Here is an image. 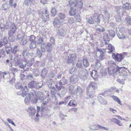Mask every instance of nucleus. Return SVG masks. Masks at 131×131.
I'll return each mask as SVG.
<instances>
[{
    "label": "nucleus",
    "instance_id": "obj_1",
    "mask_svg": "<svg viewBox=\"0 0 131 131\" xmlns=\"http://www.w3.org/2000/svg\"><path fill=\"white\" fill-rule=\"evenodd\" d=\"M97 88L96 83L95 82H91L87 87L86 89V92L88 97L86 99L90 98H92L94 96V93H95V90Z\"/></svg>",
    "mask_w": 131,
    "mask_h": 131
},
{
    "label": "nucleus",
    "instance_id": "obj_2",
    "mask_svg": "<svg viewBox=\"0 0 131 131\" xmlns=\"http://www.w3.org/2000/svg\"><path fill=\"white\" fill-rule=\"evenodd\" d=\"M16 30V26L14 24H12L10 26V30L8 32L9 40L11 42H13L15 41V37L13 35L15 31Z\"/></svg>",
    "mask_w": 131,
    "mask_h": 131
},
{
    "label": "nucleus",
    "instance_id": "obj_3",
    "mask_svg": "<svg viewBox=\"0 0 131 131\" xmlns=\"http://www.w3.org/2000/svg\"><path fill=\"white\" fill-rule=\"evenodd\" d=\"M17 39L20 41L21 45H24L27 42V37L24 35V33L20 32L17 35Z\"/></svg>",
    "mask_w": 131,
    "mask_h": 131
},
{
    "label": "nucleus",
    "instance_id": "obj_4",
    "mask_svg": "<svg viewBox=\"0 0 131 131\" xmlns=\"http://www.w3.org/2000/svg\"><path fill=\"white\" fill-rule=\"evenodd\" d=\"M35 94V92L33 90H32L30 93L28 94L24 100V102L25 103L28 102Z\"/></svg>",
    "mask_w": 131,
    "mask_h": 131
},
{
    "label": "nucleus",
    "instance_id": "obj_5",
    "mask_svg": "<svg viewBox=\"0 0 131 131\" xmlns=\"http://www.w3.org/2000/svg\"><path fill=\"white\" fill-rule=\"evenodd\" d=\"M87 73L86 70L85 69H84L79 72L78 75L81 79L84 80L87 78Z\"/></svg>",
    "mask_w": 131,
    "mask_h": 131
},
{
    "label": "nucleus",
    "instance_id": "obj_6",
    "mask_svg": "<svg viewBox=\"0 0 131 131\" xmlns=\"http://www.w3.org/2000/svg\"><path fill=\"white\" fill-rule=\"evenodd\" d=\"M83 4V3L82 1L79 0L77 2L72 5V8L79 10L82 7Z\"/></svg>",
    "mask_w": 131,
    "mask_h": 131
},
{
    "label": "nucleus",
    "instance_id": "obj_7",
    "mask_svg": "<svg viewBox=\"0 0 131 131\" xmlns=\"http://www.w3.org/2000/svg\"><path fill=\"white\" fill-rule=\"evenodd\" d=\"M77 57L74 54H72L68 57L67 62L69 63H74L76 60Z\"/></svg>",
    "mask_w": 131,
    "mask_h": 131
},
{
    "label": "nucleus",
    "instance_id": "obj_8",
    "mask_svg": "<svg viewBox=\"0 0 131 131\" xmlns=\"http://www.w3.org/2000/svg\"><path fill=\"white\" fill-rule=\"evenodd\" d=\"M83 91L80 86L77 87L76 91V96H79L80 99H81L84 95Z\"/></svg>",
    "mask_w": 131,
    "mask_h": 131
},
{
    "label": "nucleus",
    "instance_id": "obj_9",
    "mask_svg": "<svg viewBox=\"0 0 131 131\" xmlns=\"http://www.w3.org/2000/svg\"><path fill=\"white\" fill-rule=\"evenodd\" d=\"M25 58L26 60L27 65L28 66L30 67L32 66L34 62V59L33 58H29L28 57H26Z\"/></svg>",
    "mask_w": 131,
    "mask_h": 131
},
{
    "label": "nucleus",
    "instance_id": "obj_10",
    "mask_svg": "<svg viewBox=\"0 0 131 131\" xmlns=\"http://www.w3.org/2000/svg\"><path fill=\"white\" fill-rule=\"evenodd\" d=\"M113 57L115 61L119 62H121L123 58L122 55L118 53L116 55H113Z\"/></svg>",
    "mask_w": 131,
    "mask_h": 131
},
{
    "label": "nucleus",
    "instance_id": "obj_11",
    "mask_svg": "<svg viewBox=\"0 0 131 131\" xmlns=\"http://www.w3.org/2000/svg\"><path fill=\"white\" fill-rule=\"evenodd\" d=\"M98 71L96 70H93L92 71L91 75L94 81H96L97 80L98 76Z\"/></svg>",
    "mask_w": 131,
    "mask_h": 131
},
{
    "label": "nucleus",
    "instance_id": "obj_12",
    "mask_svg": "<svg viewBox=\"0 0 131 131\" xmlns=\"http://www.w3.org/2000/svg\"><path fill=\"white\" fill-rule=\"evenodd\" d=\"M4 46H5V48H8L10 47V43H8L7 38L6 37H5L1 40Z\"/></svg>",
    "mask_w": 131,
    "mask_h": 131
},
{
    "label": "nucleus",
    "instance_id": "obj_13",
    "mask_svg": "<svg viewBox=\"0 0 131 131\" xmlns=\"http://www.w3.org/2000/svg\"><path fill=\"white\" fill-rule=\"evenodd\" d=\"M104 12L105 15L104 16H103V20L105 22L108 21L110 17V15L106 11H105Z\"/></svg>",
    "mask_w": 131,
    "mask_h": 131
},
{
    "label": "nucleus",
    "instance_id": "obj_14",
    "mask_svg": "<svg viewBox=\"0 0 131 131\" xmlns=\"http://www.w3.org/2000/svg\"><path fill=\"white\" fill-rule=\"evenodd\" d=\"M100 14L96 13H94L93 16L94 21L98 24L100 22Z\"/></svg>",
    "mask_w": 131,
    "mask_h": 131
},
{
    "label": "nucleus",
    "instance_id": "obj_15",
    "mask_svg": "<svg viewBox=\"0 0 131 131\" xmlns=\"http://www.w3.org/2000/svg\"><path fill=\"white\" fill-rule=\"evenodd\" d=\"M60 24V21L57 18H56L53 19V24L54 26H56L57 27H59Z\"/></svg>",
    "mask_w": 131,
    "mask_h": 131
},
{
    "label": "nucleus",
    "instance_id": "obj_16",
    "mask_svg": "<svg viewBox=\"0 0 131 131\" xmlns=\"http://www.w3.org/2000/svg\"><path fill=\"white\" fill-rule=\"evenodd\" d=\"M57 35L59 36H64L66 35V31L63 28H61L58 30Z\"/></svg>",
    "mask_w": 131,
    "mask_h": 131
},
{
    "label": "nucleus",
    "instance_id": "obj_17",
    "mask_svg": "<svg viewBox=\"0 0 131 131\" xmlns=\"http://www.w3.org/2000/svg\"><path fill=\"white\" fill-rule=\"evenodd\" d=\"M24 58V59H22L21 62H20L19 66V67L21 68H25L27 65L26 60Z\"/></svg>",
    "mask_w": 131,
    "mask_h": 131
},
{
    "label": "nucleus",
    "instance_id": "obj_18",
    "mask_svg": "<svg viewBox=\"0 0 131 131\" xmlns=\"http://www.w3.org/2000/svg\"><path fill=\"white\" fill-rule=\"evenodd\" d=\"M98 100L100 103L102 104L106 105L107 103V102L101 96L98 97Z\"/></svg>",
    "mask_w": 131,
    "mask_h": 131
},
{
    "label": "nucleus",
    "instance_id": "obj_19",
    "mask_svg": "<svg viewBox=\"0 0 131 131\" xmlns=\"http://www.w3.org/2000/svg\"><path fill=\"white\" fill-rule=\"evenodd\" d=\"M36 82L35 81H32L30 82L28 84V87L31 89H36Z\"/></svg>",
    "mask_w": 131,
    "mask_h": 131
},
{
    "label": "nucleus",
    "instance_id": "obj_20",
    "mask_svg": "<svg viewBox=\"0 0 131 131\" xmlns=\"http://www.w3.org/2000/svg\"><path fill=\"white\" fill-rule=\"evenodd\" d=\"M62 85L61 82L59 81L56 83L55 87L58 91H60L63 87H64Z\"/></svg>",
    "mask_w": 131,
    "mask_h": 131
},
{
    "label": "nucleus",
    "instance_id": "obj_21",
    "mask_svg": "<svg viewBox=\"0 0 131 131\" xmlns=\"http://www.w3.org/2000/svg\"><path fill=\"white\" fill-rule=\"evenodd\" d=\"M61 89L60 92L58 94V95L61 98L63 97L66 92V90L65 87H63V88Z\"/></svg>",
    "mask_w": 131,
    "mask_h": 131
},
{
    "label": "nucleus",
    "instance_id": "obj_22",
    "mask_svg": "<svg viewBox=\"0 0 131 131\" xmlns=\"http://www.w3.org/2000/svg\"><path fill=\"white\" fill-rule=\"evenodd\" d=\"M97 51L98 52H99L100 54V60H102L104 59L103 57L104 56V54L103 52L102 51L101 49H97Z\"/></svg>",
    "mask_w": 131,
    "mask_h": 131
},
{
    "label": "nucleus",
    "instance_id": "obj_23",
    "mask_svg": "<svg viewBox=\"0 0 131 131\" xmlns=\"http://www.w3.org/2000/svg\"><path fill=\"white\" fill-rule=\"evenodd\" d=\"M29 90L27 86H24V89L22 92L21 94V95L24 97L27 94V93L28 92Z\"/></svg>",
    "mask_w": 131,
    "mask_h": 131
},
{
    "label": "nucleus",
    "instance_id": "obj_24",
    "mask_svg": "<svg viewBox=\"0 0 131 131\" xmlns=\"http://www.w3.org/2000/svg\"><path fill=\"white\" fill-rule=\"evenodd\" d=\"M70 80L71 82L74 83H75L78 81L77 75H74L71 77L70 78Z\"/></svg>",
    "mask_w": 131,
    "mask_h": 131
},
{
    "label": "nucleus",
    "instance_id": "obj_25",
    "mask_svg": "<svg viewBox=\"0 0 131 131\" xmlns=\"http://www.w3.org/2000/svg\"><path fill=\"white\" fill-rule=\"evenodd\" d=\"M43 37H41L40 35L37 36V40L36 41L37 43L38 44H40L42 43L43 41Z\"/></svg>",
    "mask_w": 131,
    "mask_h": 131
},
{
    "label": "nucleus",
    "instance_id": "obj_26",
    "mask_svg": "<svg viewBox=\"0 0 131 131\" xmlns=\"http://www.w3.org/2000/svg\"><path fill=\"white\" fill-rule=\"evenodd\" d=\"M117 34L118 38L119 39H126L127 38V36L123 35L122 32L120 31L118 32Z\"/></svg>",
    "mask_w": 131,
    "mask_h": 131
},
{
    "label": "nucleus",
    "instance_id": "obj_27",
    "mask_svg": "<svg viewBox=\"0 0 131 131\" xmlns=\"http://www.w3.org/2000/svg\"><path fill=\"white\" fill-rule=\"evenodd\" d=\"M47 51L50 53L52 51V46L50 43H48L45 46Z\"/></svg>",
    "mask_w": 131,
    "mask_h": 131
},
{
    "label": "nucleus",
    "instance_id": "obj_28",
    "mask_svg": "<svg viewBox=\"0 0 131 131\" xmlns=\"http://www.w3.org/2000/svg\"><path fill=\"white\" fill-rule=\"evenodd\" d=\"M29 47L31 49L35 48L36 47V41L31 42L29 45Z\"/></svg>",
    "mask_w": 131,
    "mask_h": 131
},
{
    "label": "nucleus",
    "instance_id": "obj_29",
    "mask_svg": "<svg viewBox=\"0 0 131 131\" xmlns=\"http://www.w3.org/2000/svg\"><path fill=\"white\" fill-rule=\"evenodd\" d=\"M83 65L85 68L88 67L89 65V61L87 59H84L83 60Z\"/></svg>",
    "mask_w": 131,
    "mask_h": 131
},
{
    "label": "nucleus",
    "instance_id": "obj_30",
    "mask_svg": "<svg viewBox=\"0 0 131 131\" xmlns=\"http://www.w3.org/2000/svg\"><path fill=\"white\" fill-rule=\"evenodd\" d=\"M71 9L69 12V14L70 16H73L76 14V12L78 10H77L75 9L74 8H72L71 7Z\"/></svg>",
    "mask_w": 131,
    "mask_h": 131
},
{
    "label": "nucleus",
    "instance_id": "obj_31",
    "mask_svg": "<svg viewBox=\"0 0 131 131\" xmlns=\"http://www.w3.org/2000/svg\"><path fill=\"white\" fill-rule=\"evenodd\" d=\"M126 23L128 26L131 25V18L130 16L126 17L125 18Z\"/></svg>",
    "mask_w": 131,
    "mask_h": 131
},
{
    "label": "nucleus",
    "instance_id": "obj_32",
    "mask_svg": "<svg viewBox=\"0 0 131 131\" xmlns=\"http://www.w3.org/2000/svg\"><path fill=\"white\" fill-rule=\"evenodd\" d=\"M115 90L116 92L118 93H119V90L117 88H112L106 91H105V93H106V92H113V90Z\"/></svg>",
    "mask_w": 131,
    "mask_h": 131
},
{
    "label": "nucleus",
    "instance_id": "obj_33",
    "mask_svg": "<svg viewBox=\"0 0 131 131\" xmlns=\"http://www.w3.org/2000/svg\"><path fill=\"white\" fill-rule=\"evenodd\" d=\"M43 85V82L40 81L39 82H36V89H38L41 88Z\"/></svg>",
    "mask_w": 131,
    "mask_h": 131
},
{
    "label": "nucleus",
    "instance_id": "obj_34",
    "mask_svg": "<svg viewBox=\"0 0 131 131\" xmlns=\"http://www.w3.org/2000/svg\"><path fill=\"white\" fill-rule=\"evenodd\" d=\"M108 44V43L107 42L106 40H103L101 41H100V46L101 47H102L104 46H106V47H107V45Z\"/></svg>",
    "mask_w": 131,
    "mask_h": 131
},
{
    "label": "nucleus",
    "instance_id": "obj_35",
    "mask_svg": "<svg viewBox=\"0 0 131 131\" xmlns=\"http://www.w3.org/2000/svg\"><path fill=\"white\" fill-rule=\"evenodd\" d=\"M47 71L46 68H44L42 70L41 74V77L45 76L47 74Z\"/></svg>",
    "mask_w": 131,
    "mask_h": 131
},
{
    "label": "nucleus",
    "instance_id": "obj_36",
    "mask_svg": "<svg viewBox=\"0 0 131 131\" xmlns=\"http://www.w3.org/2000/svg\"><path fill=\"white\" fill-rule=\"evenodd\" d=\"M1 29L2 30L1 31L3 32V31H4L5 30L9 28V26H6L5 25L3 24H1L0 25Z\"/></svg>",
    "mask_w": 131,
    "mask_h": 131
},
{
    "label": "nucleus",
    "instance_id": "obj_37",
    "mask_svg": "<svg viewBox=\"0 0 131 131\" xmlns=\"http://www.w3.org/2000/svg\"><path fill=\"white\" fill-rule=\"evenodd\" d=\"M79 0H70L69 2L70 5V7L72 8L74 4H75Z\"/></svg>",
    "mask_w": 131,
    "mask_h": 131
},
{
    "label": "nucleus",
    "instance_id": "obj_38",
    "mask_svg": "<svg viewBox=\"0 0 131 131\" xmlns=\"http://www.w3.org/2000/svg\"><path fill=\"white\" fill-rule=\"evenodd\" d=\"M112 97L113 99L118 103L119 104L121 105H122V104L121 103V100L119 99L117 97L113 95L112 96Z\"/></svg>",
    "mask_w": 131,
    "mask_h": 131
},
{
    "label": "nucleus",
    "instance_id": "obj_39",
    "mask_svg": "<svg viewBox=\"0 0 131 131\" xmlns=\"http://www.w3.org/2000/svg\"><path fill=\"white\" fill-rule=\"evenodd\" d=\"M96 30L100 32H102L104 31L105 29L103 27L99 25L97 27Z\"/></svg>",
    "mask_w": 131,
    "mask_h": 131
},
{
    "label": "nucleus",
    "instance_id": "obj_40",
    "mask_svg": "<svg viewBox=\"0 0 131 131\" xmlns=\"http://www.w3.org/2000/svg\"><path fill=\"white\" fill-rule=\"evenodd\" d=\"M38 97L39 99L40 100H42L44 99L43 94L41 91H39L38 93Z\"/></svg>",
    "mask_w": 131,
    "mask_h": 131
},
{
    "label": "nucleus",
    "instance_id": "obj_41",
    "mask_svg": "<svg viewBox=\"0 0 131 131\" xmlns=\"http://www.w3.org/2000/svg\"><path fill=\"white\" fill-rule=\"evenodd\" d=\"M77 105V103L75 100H70L68 104L69 106H75Z\"/></svg>",
    "mask_w": 131,
    "mask_h": 131
},
{
    "label": "nucleus",
    "instance_id": "obj_42",
    "mask_svg": "<svg viewBox=\"0 0 131 131\" xmlns=\"http://www.w3.org/2000/svg\"><path fill=\"white\" fill-rule=\"evenodd\" d=\"M107 45L108 46V49L109 50L110 52H111L114 50L115 48L111 44L108 43V44Z\"/></svg>",
    "mask_w": 131,
    "mask_h": 131
},
{
    "label": "nucleus",
    "instance_id": "obj_43",
    "mask_svg": "<svg viewBox=\"0 0 131 131\" xmlns=\"http://www.w3.org/2000/svg\"><path fill=\"white\" fill-rule=\"evenodd\" d=\"M108 65L111 67H114L115 66H117L115 62L114 61H110L108 62Z\"/></svg>",
    "mask_w": 131,
    "mask_h": 131
},
{
    "label": "nucleus",
    "instance_id": "obj_44",
    "mask_svg": "<svg viewBox=\"0 0 131 131\" xmlns=\"http://www.w3.org/2000/svg\"><path fill=\"white\" fill-rule=\"evenodd\" d=\"M89 128L92 130H95L99 129L97 127L96 125L94 124L93 125H91L89 126Z\"/></svg>",
    "mask_w": 131,
    "mask_h": 131
},
{
    "label": "nucleus",
    "instance_id": "obj_45",
    "mask_svg": "<svg viewBox=\"0 0 131 131\" xmlns=\"http://www.w3.org/2000/svg\"><path fill=\"white\" fill-rule=\"evenodd\" d=\"M59 81L61 82L63 85H65L67 83V80L64 77H62L61 80H60Z\"/></svg>",
    "mask_w": 131,
    "mask_h": 131
},
{
    "label": "nucleus",
    "instance_id": "obj_46",
    "mask_svg": "<svg viewBox=\"0 0 131 131\" xmlns=\"http://www.w3.org/2000/svg\"><path fill=\"white\" fill-rule=\"evenodd\" d=\"M12 74L13 75V78L11 80L9 81L10 83L11 84H13L15 82V75L14 73V72H13Z\"/></svg>",
    "mask_w": 131,
    "mask_h": 131
},
{
    "label": "nucleus",
    "instance_id": "obj_47",
    "mask_svg": "<svg viewBox=\"0 0 131 131\" xmlns=\"http://www.w3.org/2000/svg\"><path fill=\"white\" fill-rule=\"evenodd\" d=\"M98 61H98L96 62L95 64V69L96 70H98L99 69L101 66L100 63Z\"/></svg>",
    "mask_w": 131,
    "mask_h": 131
},
{
    "label": "nucleus",
    "instance_id": "obj_48",
    "mask_svg": "<svg viewBox=\"0 0 131 131\" xmlns=\"http://www.w3.org/2000/svg\"><path fill=\"white\" fill-rule=\"evenodd\" d=\"M109 35L111 37L114 38L115 35V32L112 30H109Z\"/></svg>",
    "mask_w": 131,
    "mask_h": 131
},
{
    "label": "nucleus",
    "instance_id": "obj_49",
    "mask_svg": "<svg viewBox=\"0 0 131 131\" xmlns=\"http://www.w3.org/2000/svg\"><path fill=\"white\" fill-rule=\"evenodd\" d=\"M51 15L52 16H54L56 13V11L55 8H52L51 11Z\"/></svg>",
    "mask_w": 131,
    "mask_h": 131
},
{
    "label": "nucleus",
    "instance_id": "obj_50",
    "mask_svg": "<svg viewBox=\"0 0 131 131\" xmlns=\"http://www.w3.org/2000/svg\"><path fill=\"white\" fill-rule=\"evenodd\" d=\"M27 49H24L23 50L22 55L23 56V59H24L26 57H28L27 56Z\"/></svg>",
    "mask_w": 131,
    "mask_h": 131
},
{
    "label": "nucleus",
    "instance_id": "obj_51",
    "mask_svg": "<svg viewBox=\"0 0 131 131\" xmlns=\"http://www.w3.org/2000/svg\"><path fill=\"white\" fill-rule=\"evenodd\" d=\"M48 12L47 11V10H45V13L46 14H48L47 15H45L46 18H45V19H44V21L45 22H46L47 21L49 20V17L48 14Z\"/></svg>",
    "mask_w": 131,
    "mask_h": 131
},
{
    "label": "nucleus",
    "instance_id": "obj_52",
    "mask_svg": "<svg viewBox=\"0 0 131 131\" xmlns=\"http://www.w3.org/2000/svg\"><path fill=\"white\" fill-rule=\"evenodd\" d=\"M74 87L73 86L70 85L69 86V90L71 93L74 94V93L73 92V91L74 89Z\"/></svg>",
    "mask_w": 131,
    "mask_h": 131
},
{
    "label": "nucleus",
    "instance_id": "obj_53",
    "mask_svg": "<svg viewBox=\"0 0 131 131\" xmlns=\"http://www.w3.org/2000/svg\"><path fill=\"white\" fill-rule=\"evenodd\" d=\"M59 16L60 19H64L66 17L65 14H64L61 13L59 14Z\"/></svg>",
    "mask_w": 131,
    "mask_h": 131
},
{
    "label": "nucleus",
    "instance_id": "obj_54",
    "mask_svg": "<svg viewBox=\"0 0 131 131\" xmlns=\"http://www.w3.org/2000/svg\"><path fill=\"white\" fill-rule=\"evenodd\" d=\"M83 66L81 62L78 61L76 65V67L78 68H81Z\"/></svg>",
    "mask_w": 131,
    "mask_h": 131
},
{
    "label": "nucleus",
    "instance_id": "obj_55",
    "mask_svg": "<svg viewBox=\"0 0 131 131\" xmlns=\"http://www.w3.org/2000/svg\"><path fill=\"white\" fill-rule=\"evenodd\" d=\"M7 74L6 72H0V80L3 78L4 79V76Z\"/></svg>",
    "mask_w": 131,
    "mask_h": 131
},
{
    "label": "nucleus",
    "instance_id": "obj_56",
    "mask_svg": "<svg viewBox=\"0 0 131 131\" xmlns=\"http://www.w3.org/2000/svg\"><path fill=\"white\" fill-rule=\"evenodd\" d=\"M14 60L15 61V66H16L17 65H18L19 66V64L20 62L19 60L17 58V57H16L15 58V59H14Z\"/></svg>",
    "mask_w": 131,
    "mask_h": 131
},
{
    "label": "nucleus",
    "instance_id": "obj_57",
    "mask_svg": "<svg viewBox=\"0 0 131 131\" xmlns=\"http://www.w3.org/2000/svg\"><path fill=\"white\" fill-rule=\"evenodd\" d=\"M31 100V102L34 103H36L37 102L38 99L36 97H34V96Z\"/></svg>",
    "mask_w": 131,
    "mask_h": 131
},
{
    "label": "nucleus",
    "instance_id": "obj_58",
    "mask_svg": "<svg viewBox=\"0 0 131 131\" xmlns=\"http://www.w3.org/2000/svg\"><path fill=\"white\" fill-rule=\"evenodd\" d=\"M43 100L42 104L44 105H46L47 103H48L50 100V99L47 97H46L44 100L43 99Z\"/></svg>",
    "mask_w": 131,
    "mask_h": 131
},
{
    "label": "nucleus",
    "instance_id": "obj_59",
    "mask_svg": "<svg viewBox=\"0 0 131 131\" xmlns=\"http://www.w3.org/2000/svg\"><path fill=\"white\" fill-rule=\"evenodd\" d=\"M77 71V69L75 67L72 68L70 69L69 71L70 73L71 74H73L75 73Z\"/></svg>",
    "mask_w": 131,
    "mask_h": 131
},
{
    "label": "nucleus",
    "instance_id": "obj_60",
    "mask_svg": "<svg viewBox=\"0 0 131 131\" xmlns=\"http://www.w3.org/2000/svg\"><path fill=\"white\" fill-rule=\"evenodd\" d=\"M87 21L90 24H93L94 23V20L91 17L89 18Z\"/></svg>",
    "mask_w": 131,
    "mask_h": 131
},
{
    "label": "nucleus",
    "instance_id": "obj_61",
    "mask_svg": "<svg viewBox=\"0 0 131 131\" xmlns=\"http://www.w3.org/2000/svg\"><path fill=\"white\" fill-rule=\"evenodd\" d=\"M124 7L127 9H130L131 8V4L127 3L124 4Z\"/></svg>",
    "mask_w": 131,
    "mask_h": 131
},
{
    "label": "nucleus",
    "instance_id": "obj_62",
    "mask_svg": "<svg viewBox=\"0 0 131 131\" xmlns=\"http://www.w3.org/2000/svg\"><path fill=\"white\" fill-rule=\"evenodd\" d=\"M35 36L34 35H31L29 37V40L30 42L36 41L35 40Z\"/></svg>",
    "mask_w": 131,
    "mask_h": 131
},
{
    "label": "nucleus",
    "instance_id": "obj_63",
    "mask_svg": "<svg viewBox=\"0 0 131 131\" xmlns=\"http://www.w3.org/2000/svg\"><path fill=\"white\" fill-rule=\"evenodd\" d=\"M68 21L69 24H71L74 22V20L72 17L68 18Z\"/></svg>",
    "mask_w": 131,
    "mask_h": 131
},
{
    "label": "nucleus",
    "instance_id": "obj_64",
    "mask_svg": "<svg viewBox=\"0 0 131 131\" xmlns=\"http://www.w3.org/2000/svg\"><path fill=\"white\" fill-rule=\"evenodd\" d=\"M75 17L76 20L77 22H79L80 20V16L79 15H75Z\"/></svg>",
    "mask_w": 131,
    "mask_h": 131
}]
</instances>
